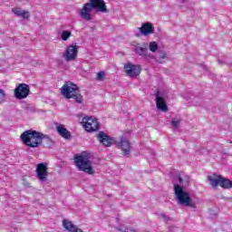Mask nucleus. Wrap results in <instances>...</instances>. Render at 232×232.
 Returning <instances> with one entry per match:
<instances>
[{
  "label": "nucleus",
  "mask_w": 232,
  "mask_h": 232,
  "mask_svg": "<svg viewBox=\"0 0 232 232\" xmlns=\"http://www.w3.org/2000/svg\"><path fill=\"white\" fill-rule=\"evenodd\" d=\"M149 48L150 50V52H157V50H159V45L157 44V42H151L149 45Z\"/></svg>",
  "instance_id": "412c9836"
},
{
  "label": "nucleus",
  "mask_w": 232,
  "mask_h": 232,
  "mask_svg": "<svg viewBox=\"0 0 232 232\" xmlns=\"http://www.w3.org/2000/svg\"><path fill=\"white\" fill-rule=\"evenodd\" d=\"M5 97H6V93L3 89H0V104L1 102H5Z\"/></svg>",
  "instance_id": "b1692460"
},
{
  "label": "nucleus",
  "mask_w": 232,
  "mask_h": 232,
  "mask_svg": "<svg viewBox=\"0 0 232 232\" xmlns=\"http://www.w3.org/2000/svg\"><path fill=\"white\" fill-rule=\"evenodd\" d=\"M36 175L39 180L44 182L46 177H48V164L39 163L36 165Z\"/></svg>",
  "instance_id": "1a4fd4ad"
},
{
  "label": "nucleus",
  "mask_w": 232,
  "mask_h": 232,
  "mask_svg": "<svg viewBox=\"0 0 232 232\" xmlns=\"http://www.w3.org/2000/svg\"><path fill=\"white\" fill-rule=\"evenodd\" d=\"M79 53V47L77 45H68L63 53L65 61H75Z\"/></svg>",
  "instance_id": "6e6552de"
},
{
  "label": "nucleus",
  "mask_w": 232,
  "mask_h": 232,
  "mask_svg": "<svg viewBox=\"0 0 232 232\" xmlns=\"http://www.w3.org/2000/svg\"><path fill=\"white\" fill-rule=\"evenodd\" d=\"M12 12H13V14H14V15H17L18 17H21V14L23 13V11H21L18 8H13Z\"/></svg>",
  "instance_id": "a878e982"
},
{
  "label": "nucleus",
  "mask_w": 232,
  "mask_h": 232,
  "mask_svg": "<svg viewBox=\"0 0 232 232\" xmlns=\"http://www.w3.org/2000/svg\"><path fill=\"white\" fill-rule=\"evenodd\" d=\"M74 162L79 171H84V173H87L88 175H93V173H95V170H93V168L92 167V161H90L88 156L76 154L74 156Z\"/></svg>",
  "instance_id": "39448f33"
},
{
  "label": "nucleus",
  "mask_w": 232,
  "mask_h": 232,
  "mask_svg": "<svg viewBox=\"0 0 232 232\" xmlns=\"http://www.w3.org/2000/svg\"><path fill=\"white\" fill-rule=\"evenodd\" d=\"M124 70L128 77H137V75L140 74V65L127 63L124 65Z\"/></svg>",
  "instance_id": "9d476101"
},
{
  "label": "nucleus",
  "mask_w": 232,
  "mask_h": 232,
  "mask_svg": "<svg viewBox=\"0 0 232 232\" xmlns=\"http://www.w3.org/2000/svg\"><path fill=\"white\" fill-rule=\"evenodd\" d=\"M174 195L179 206H184L185 208H196L195 204H193V199L191 198L189 192L184 190V187L179 184H175Z\"/></svg>",
  "instance_id": "20e7f679"
},
{
  "label": "nucleus",
  "mask_w": 232,
  "mask_h": 232,
  "mask_svg": "<svg viewBox=\"0 0 232 232\" xmlns=\"http://www.w3.org/2000/svg\"><path fill=\"white\" fill-rule=\"evenodd\" d=\"M105 78H106V72H104L103 71L99 72L97 73V76H96L97 81H104Z\"/></svg>",
  "instance_id": "4be33fe9"
},
{
  "label": "nucleus",
  "mask_w": 232,
  "mask_h": 232,
  "mask_svg": "<svg viewBox=\"0 0 232 232\" xmlns=\"http://www.w3.org/2000/svg\"><path fill=\"white\" fill-rule=\"evenodd\" d=\"M30 95V85L26 83H19L18 86L14 89V98L18 101H23Z\"/></svg>",
  "instance_id": "423d86ee"
},
{
  "label": "nucleus",
  "mask_w": 232,
  "mask_h": 232,
  "mask_svg": "<svg viewBox=\"0 0 232 232\" xmlns=\"http://www.w3.org/2000/svg\"><path fill=\"white\" fill-rule=\"evenodd\" d=\"M135 52L138 55H146L148 53V49L144 47H136Z\"/></svg>",
  "instance_id": "aec40b11"
},
{
  "label": "nucleus",
  "mask_w": 232,
  "mask_h": 232,
  "mask_svg": "<svg viewBox=\"0 0 232 232\" xmlns=\"http://www.w3.org/2000/svg\"><path fill=\"white\" fill-rule=\"evenodd\" d=\"M71 37H72V32L71 31H63L62 34H61L62 41H67Z\"/></svg>",
  "instance_id": "6ab92c4d"
},
{
  "label": "nucleus",
  "mask_w": 232,
  "mask_h": 232,
  "mask_svg": "<svg viewBox=\"0 0 232 232\" xmlns=\"http://www.w3.org/2000/svg\"><path fill=\"white\" fill-rule=\"evenodd\" d=\"M63 226L64 229H66V231H69V232H84L82 231V229L78 228L77 226L72 224V222L68 219L63 220Z\"/></svg>",
  "instance_id": "dca6fc26"
},
{
  "label": "nucleus",
  "mask_w": 232,
  "mask_h": 232,
  "mask_svg": "<svg viewBox=\"0 0 232 232\" xmlns=\"http://www.w3.org/2000/svg\"><path fill=\"white\" fill-rule=\"evenodd\" d=\"M56 125V131L63 139L70 140L72 139V132L68 130V129L64 128V125L61 123H55Z\"/></svg>",
  "instance_id": "2eb2a0df"
},
{
  "label": "nucleus",
  "mask_w": 232,
  "mask_h": 232,
  "mask_svg": "<svg viewBox=\"0 0 232 232\" xmlns=\"http://www.w3.org/2000/svg\"><path fill=\"white\" fill-rule=\"evenodd\" d=\"M139 31L140 32L141 35L146 37L148 35H151V34H155V27H153L151 23L147 22L141 24Z\"/></svg>",
  "instance_id": "ddd939ff"
},
{
  "label": "nucleus",
  "mask_w": 232,
  "mask_h": 232,
  "mask_svg": "<svg viewBox=\"0 0 232 232\" xmlns=\"http://www.w3.org/2000/svg\"><path fill=\"white\" fill-rule=\"evenodd\" d=\"M118 148L121 150L124 155H130L131 153V142L125 137H121L118 142Z\"/></svg>",
  "instance_id": "9b49d317"
},
{
  "label": "nucleus",
  "mask_w": 232,
  "mask_h": 232,
  "mask_svg": "<svg viewBox=\"0 0 232 232\" xmlns=\"http://www.w3.org/2000/svg\"><path fill=\"white\" fill-rule=\"evenodd\" d=\"M82 124H83L84 130L89 133H92V131H97V130H99V121H97L96 119L84 117L82 121Z\"/></svg>",
  "instance_id": "0eeeda50"
},
{
  "label": "nucleus",
  "mask_w": 232,
  "mask_h": 232,
  "mask_svg": "<svg viewBox=\"0 0 232 232\" xmlns=\"http://www.w3.org/2000/svg\"><path fill=\"white\" fill-rule=\"evenodd\" d=\"M92 10L96 12H101L102 14H110V10L106 7V2L104 0H90V2L85 3L82 8L79 10V14L83 21L90 23L92 21Z\"/></svg>",
  "instance_id": "f257e3e1"
},
{
  "label": "nucleus",
  "mask_w": 232,
  "mask_h": 232,
  "mask_svg": "<svg viewBox=\"0 0 232 232\" xmlns=\"http://www.w3.org/2000/svg\"><path fill=\"white\" fill-rule=\"evenodd\" d=\"M171 124H172L173 128H179V126H180V120L172 121Z\"/></svg>",
  "instance_id": "bb28decb"
},
{
  "label": "nucleus",
  "mask_w": 232,
  "mask_h": 232,
  "mask_svg": "<svg viewBox=\"0 0 232 232\" xmlns=\"http://www.w3.org/2000/svg\"><path fill=\"white\" fill-rule=\"evenodd\" d=\"M208 179L212 188H217V187L220 186V180H222V176L213 174L211 176H208Z\"/></svg>",
  "instance_id": "f3484780"
},
{
  "label": "nucleus",
  "mask_w": 232,
  "mask_h": 232,
  "mask_svg": "<svg viewBox=\"0 0 232 232\" xmlns=\"http://www.w3.org/2000/svg\"><path fill=\"white\" fill-rule=\"evenodd\" d=\"M156 97V106L160 111H168V104L166 103V100L160 96V92L158 91L155 94Z\"/></svg>",
  "instance_id": "4468645a"
},
{
  "label": "nucleus",
  "mask_w": 232,
  "mask_h": 232,
  "mask_svg": "<svg viewBox=\"0 0 232 232\" xmlns=\"http://www.w3.org/2000/svg\"><path fill=\"white\" fill-rule=\"evenodd\" d=\"M20 17H23V19H30V13L28 11H22Z\"/></svg>",
  "instance_id": "393cba45"
},
{
  "label": "nucleus",
  "mask_w": 232,
  "mask_h": 232,
  "mask_svg": "<svg viewBox=\"0 0 232 232\" xmlns=\"http://www.w3.org/2000/svg\"><path fill=\"white\" fill-rule=\"evenodd\" d=\"M61 94L65 99H73L78 104H82L84 98L81 95V89L72 82H65L60 89Z\"/></svg>",
  "instance_id": "7ed1b4c3"
},
{
  "label": "nucleus",
  "mask_w": 232,
  "mask_h": 232,
  "mask_svg": "<svg viewBox=\"0 0 232 232\" xmlns=\"http://www.w3.org/2000/svg\"><path fill=\"white\" fill-rule=\"evenodd\" d=\"M118 231H121V232H137V230L135 228L130 227H125L119 228Z\"/></svg>",
  "instance_id": "5701e85b"
},
{
  "label": "nucleus",
  "mask_w": 232,
  "mask_h": 232,
  "mask_svg": "<svg viewBox=\"0 0 232 232\" xmlns=\"http://www.w3.org/2000/svg\"><path fill=\"white\" fill-rule=\"evenodd\" d=\"M220 188H223V189H231L232 188V181L230 179H225L221 176V180L219 182Z\"/></svg>",
  "instance_id": "a211bd4d"
},
{
  "label": "nucleus",
  "mask_w": 232,
  "mask_h": 232,
  "mask_svg": "<svg viewBox=\"0 0 232 232\" xmlns=\"http://www.w3.org/2000/svg\"><path fill=\"white\" fill-rule=\"evenodd\" d=\"M20 139L27 148H39L43 145V140L50 139V137L37 130H27L21 134Z\"/></svg>",
  "instance_id": "f03ea898"
},
{
  "label": "nucleus",
  "mask_w": 232,
  "mask_h": 232,
  "mask_svg": "<svg viewBox=\"0 0 232 232\" xmlns=\"http://www.w3.org/2000/svg\"><path fill=\"white\" fill-rule=\"evenodd\" d=\"M160 58H161V59H166V53H162V54L160 55Z\"/></svg>",
  "instance_id": "c85d7f7f"
},
{
  "label": "nucleus",
  "mask_w": 232,
  "mask_h": 232,
  "mask_svg": "<svg viewBox=\"0 0 232 232\" xmlns=\"http://www.w3.org/2000/svg\"><path fill=\"white\" fill-rule=\"evenodd\" d=\"M97 140H99L100 144H102V146H105V148H110L113 144L111 138H110V136L103 131H100L97 134Z\"/></svg>",
  "instance_id": "f8f14e48"
},
{
  "label": "nucleus",
  "mask_w": 232,
  "mask_h": 232,
  "mask_svg": "<svg viewBox=\"0 0 232 232\" xmlns=\"http://www.w3.org/2000/svg\"><path fill=\"white\" fill-rule=\"evenodd\" d=\"M178 180L179 184H182V182H184V179L181 177H179Z\"/></svg>",
  "instance_id": "cd10ccee"
}]
</instances>
